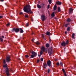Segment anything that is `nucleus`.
Masks as SVG:
<instances>
[{"instance_id": "f257e3e1", "label": "nucleus", "mask_w": 76, "mask_h": 76, "mask_svg": "<svg viewBox=\"0 0 76 76\" xmlns=\"http://www.w3.org/2000/svg\"><path fill=\"white\" fill-rule=\"evenodd\" d=\"M24 11L26 13H29L30 12V13H32V12L31 9V6L29 5H27L24 7L23 9Z\"/></svg>"}, {"instance_id": "f03ea898", "label": "nucleus", "mask_w": 76, "mask_h": 76, "mask_svg": "<svg viewBox=\"0 0 76 76\" xmlns=\"http://www.w3.org/2000/svg\"><path fill=\"white\" fill-rule=\"evenodd\" d=\"M48 53L49 55H51L53 54V48L52 47L49 48L48 51Z\"/></svg>"}, {"instance_id": "7ed1b4c3", "label": "nucleus", "mask_w": 76, "mask_h": 76, "mask_svg": "<svg viewBox=\"0 0 76 76\" xmlns=\"http://www.w3.org/2000/svg\"><path fill=\"white\" fill-rule=\"evenodd\" d=\"M32 55L31 56V58H34V57H35L37 56V53L35 52L34 51L31 52Z\"/></svg>"}, {"instance_id": "20e7f679", "label": "nucleus", "mask_w": 76, "mask_h": 76, "mask_svg": "<svg viewBox=\"0 0 76 76\" xmlns=\"http://www.w3.org/2000/svg\"><path fill=\"white\" fill-rule=\"evenodd\" d=\"M5 73H6V75L7 76H9V72L10 70L8 68H7L5 69Z\"/></svg>"}, {"instance_id": "39448f33", "label": "nucleus", "mask_w": 76, "mask_h": 76, "mask_svg": "<svg viewBox=\"0 0 76 76\" xmlns=\"http://www.w3.org/2000/svg\"><path fill=\"white\" fill-rule=\"evenodd\" d=\"M14 31H15V32H19V28H14L12 29V31L13 32H14Z\"/></svg>"}, {"instance_id": "423d86ee", "label": "nucleus", "mask_w": 76, "mask_h": 76, "mask_svg": "<svg viewBox=\"0 0 76 76\" xmlns=\"http://www.w3.org/2000/svg\"><path fill=\"white\" fill-rule=\"evenodd\" d=\"M6 61L9 63L10 61V57H7L6 58Z\"/></svg>"}, {"instance_id": "0eeeda50", "label": "nucleus", "mask_w": 76, "mask_h": 76, "mask_svg": "<svg viewBox=\"0 0 76 76\" xmlns=\"http://www.w3.org/2000/svg\"><path fill=\"white\" fill-rule=\"evenodd\" d=\"M51 61H50V60H49L47 61V65H48L49 67L51 66Z\"/></svg>"}, {"instance_id": "6e6552de", "label": "nucleus", "mask_w": 76, "mask_h": 76, "mask_svg": "<svg viewBox=\"0 0 76 76\" xmlns=\"http://www.w3.org/2000/svg\"><path fill=\"white\" fill-rule=\"evenodd\" d=\"M45 16L44 15H42L41 16V19L42 20V21H43L44 20H45Z\"/></svg>"}, {"instance_id": "1a4fd4ad", "label": "nucleus", "mask_w": 76, "mask_h": 76, "mask_svg": "<svg viewBox=\"0 0 76 76\" xmlns=\"http://www.w3.org/2000/svg\"><path fill=\"white\" fill-rule=\"evenodd\" d=\"M48 65L47 64V63H45L43 64V67L44 68V69H46L47 68V66Z\"/></svg>"}, {"instance_id": "9d476101", "label": "nucleus", "mask_w": 76, "mask_h": 76, "mask_svg": "<svg viewBox=\"0 0 76 76\" xmlns=\"http://www.w3.org/2000/svg\"><path fill=\"white\" fill-rule=\"evenodd\" d=\"M61 45L62 46H66V42L64 41L62 42L61 44Z\"/></svg>"}, {"instance_id": "9b49d317", "label": "nucleus", "mask_w": 76, "mask_h": 76, "mask_svg": "<svg viewBox=\"0 0 76 76\" xmlns=\"http://www.w3.org/2000/svg\"><path fill=\"white\" fill-rule=\"evenodd\" d=\"M73 9L72 8H70L69 10V13L70 14V13H72V12H73Z\"/></svg>"}, {"instance_id": "f8f14e48", "label": "nucleus", "mask_w": 76, "mask_h": 76, "mask_svg": "<svg viewBox=\"0 0 76 76\" xmlns=\"http://www.w3.org/2000/svg\"><path fill=\"white\" fill-rule=\"evenodd\" d=\"M45 47L44 46H42L41 48V51H43V52H44V51H45Z\"/></svg>"}, {"instance_id": "ddd939ff", "label": "nucleus", "mask_w": 76, "mask_h": 76, "mask_svg": "<svg viewBox=\"0 0 76 76\" xmlns=\"http://www.w3.org/2000/svg\"><path fill=\"white\" fill-rule=\"evenodd\" d=\"M56 4L57 5H61V2L58 1L56 2Z\"/></svg>"}, {"instance_id": "4468645a", "label": "nucleus", "mask_w": 76, "mask_h": 76, "mask_svg": "<svg viewBox=\"0 0 76 76\" xmlns=\"http://www.w3.org/2000/svg\"><path fill=\"white\" fill-rule=\"evenodd\" d=\"M75 34L74 33H73L72 34V39H75Z\"/></svg>"}, {"instance_id": "2eb2a0df", "label": "nucleus", "mask_w": 76, "mask_h": 76, "mask_svg": "<svg viewBox=\"0 0 76 76\" xmlns=\"http://www.w3.org/2000/svg\"><path fill=\"white\" fill-rule=\"evenodd\" d=\"M3 67L5 69H6V68H8V67H7V64H4L3 66Z\"/></svg>"}, {"instance_id": "dca6fc26", "label": "nucleus", "mask_w": 76, "mask_h": 76, "mask_svg": "<svg viewBox=\"0 0 76 76\" xmlns=\"http://www.w3.org/2000/svg\"><path fill=\"white\" fill-rule=\"evenodd\" d=\"M57 10V5H55L53 7V10Z\"/></svg>"}, {"instance_id": "f3484780", "label": "nucleus", "mask_w": 76, "mask_h": 76, "mask_svg": "<svg viewBox=\"0 0 76 76\" xmlns=\"http://www.w3.org/2000/svg\"><path fill=\"white\" fill-rule=\"evenodd\" d=\"M46 34L48 36H50V32L47 31Z\"/></svg>"}, {"instance_id": "a211bd4d", "label": "nucleus", "mask_w": 76, "mask_h": 76, "mask_svg": "<svg viewBox=\"0 0 76 76\" xmlns=\"http://www.w3.org/2000/svg\"><path fill=\"white\" fill-rule=\"evenodd\" d=\"M70 25V23H66V24H65L64 25V26L65 27H67L68 25Z\"/></svg>"}, {"instance_id": "6ab92c4d", "label": "nucleus", "mask_w": 76, "mask_h": 76, "mask_svg": "<svg viewBox=\"0 0 76 76\" xmlns=\"http://www.w3.org/2000/svg\"><path fill=\"white\" fill-rule=\"evenodd\" d=\"M58 12H61V9H60V7H58Z\"/></svg>"}, {"instance_id": "aec40b11", "label": "nucleus", "mask_w": 76, "mask_h": 76, "mask_svg": "<svg viewBox=\"0 0 76 76\" xmlns=\"http://www.w3.org/2000/svg\"><path fill=\"white\" fill-rule=\"evenodd\" d=\"M37 7L38 8H39V9H41V5L38 4L37 5Z\"/></svg>"}, {"instance_id": "412c9836", "label": "nucleus", "mask_w": 76, "mask_h": 76, "mask_svg": "<svg viewBox=\"0 0 76 76\" xmlns=\"http://www.w3.org/2000/svg\"><path fill=\"white\" fill-rule=\"evenodd\" d=\"M46 47L47 48H48L50 47V45H49V44L48 43H47L46 45Z\"/></svg>"}, {"instance_id": "4be33fe9", "label": "nucleus", "mask_w": 76, "mask_h": 76, "mask_svg": "<svg viewBox=\"0 0 76 76\" xmlns=\"http://www.w3.org/2000/svg\"><path fill=\"white\" fill-rule=\"evenodd\" d=\"M20 33H23V30L22 29V28H20Z\"/></svg>"}, {"instance_id": "5701e85b", "label": "nucleus", "mask_w": 76, "mask_h": 76, "mask_svg": "<svg viewBox=\"0 0 76 76\" xmlns=\"http://www.w3.org/2000/svg\"><path fill=\"white\" fill-rule=\"evenodd\" d=\"M66 21L67 22H70L71 21V20H70V19L68 18L67 20Z\"/></svg>"}, {"instance_id": "b1692460", "label": "nucleus", "mask_w": 76, "mask_h": 76, "mask_svg": "<svg viewBox=\"0 0 76 76\" xmlns=\"http://www.w3.org/2000/svg\"><path fill=\"white\" fill-rule=\"evenodd\" d=\"M51 16L52 17H54L55 15H54V12H53L52 13Z\"/></svg>"}, {"instance_id": "393cba45", "label": "nucleus", "mask_w": 76, "mask_h": 76, "mask_svg": "<svg viewBox=\"0 0 76 76\" xmlns=\"http://www.w3.org/2000/svg\"><path fill=\"white\" fill-rule=\"evenodd\" d=\"M0 40L1 42H3V39L1 37H0Z\"/></svg>"}, {"instance_id": "a878e982", "label": "nucleus", "mask_w": 76, "mask_h": 76, "mask_svg": "<svg viewBox=\"0 0 76 76\" xmlns=\"http://www.w3.org/2000/svg\"><path fill=\"white\" fill-rule=\"evenodd\" d=\"M36 44L37 45H39V42H38V41H37L36 42Z\"/></svg>"}, {"instance_id": "bb28decb", "label": "nucleus", "mask_w": 76, "mask_h": 76, "mask_svg": "<svg viewBox=\"0 0 76 76\" xmlns=\"http://www.w3.org/2000/svg\"><path fill=\"white\" fill-rule=\"evenodd\" d=\"M67 31H70V27H68L67 28Z\"/></svg>"}, {"instance_id": "cd10ccee", "label": "nucleus", "mask_w": 76, "mask_h": 76, "mask_svg": "<svg viewBox=\"0 0 76 76\" xmlns=\"http://www.w3.org/2000/svg\"><path fill=\"white\" fill-rule=\"evenodd\" d=\"M51 0H48V2L49 4H51L52 2H51Z\"/></svg>"}, {"instance_id": "c85d7f7f", "label": "nucleus", "mask_w": 76, "mask_h": 76, "mask_svg": "<svg viewBox=\"0 0 76 76\" xmlns=\"http://www.w3.org/2000/svg\"><path fill=\"white\" fill-rule=\"evenodd\" d=\"M43 51H42V50H41L40 53V55H42V53H43Z\"/></svg>"}, {"instance_id": "c756f323", "label": "nucleus", "mask_w": 76, "mask_h": 76, "mask_svg": "<svg viewBox=\"0 0 76 76\" xmlns=\"http://www.w3.org/2000/svg\"><path fill=\"white\" fill-rule=\"evenodd\" d=\"M3 63L4 64H6V60L5 59H4L3 60Z\"/></svg>"}, {"instance_id": "7c9ffc66", "label": "nucleus", "mask_w": 76, "mask_h": 76, "mask_svg": "<svg viewBox=\"0 0 76 76\" xmlns=\"http://www.w3.org/2000/svg\"><path fill=\"white\" fill-rule=\"evenodd\" d=\"M50 72V69H48V73H49Z\"/></svg>"}, {"instance_id": "2f4dec72", "label": "nucleus", "mask_w": 76, "mask_h": 76, "mask_svg": "<svg viewBox=\"0 0 76 76\" xmlns=\"http://www.w3.org/2000/svg\"><path fill=\"white\" fill-rule=\"evenodd\" d=\"M25 57H26V58H28L29 57V56H28V55H26L25 56Z\"/></svg>"}, {"instance_id": "473e14b6", "label": "nucleus", "mask_w": 76, "mask_h": 76, "mask_svg": "<svg viewBox=\"0 0 76 76\" xmlns=\"http://www.w3.org/2000/svg\"><path fill=\"white\" fill-rule=\"evenodd\" d=\"M62 71L63 72V73H66V72H65V71L64 70V69H62Z\"/></svg>"}, {"instance_id": "72a5a7b5", "label": "nucleus", "mask_w": 76, "mask_h": 76, "mask_svg": "<svg viewBox=\"0 0 76 76\" xmlns=\"http://www.w3.org/2000/svg\"><path fill=\"white\" fill-rule=\"evenodd\" d=\"M9 25H10V23H8L6 25L7 26H9Z\"/></svg>"}, {"instance_id": "f704fd0d", "label": "nucleus", "mask_w": 76, "mask_h": 76, "mask_svg": "<svg viewBox=\"0 0 76 76\" xmlns=\"http://www.w3.org/2000/svg\"><path fill=\"white\" fill-rule=\"evenodd\" d=\"M69 44V41H68V40H67L66 41V44Z\"/></svg>"}, {"instance_id": "c9c22d12", "label": "nucleus", "mask_w": 76, "mask_h": 76, "mask_svg": "<svg viewBox=\"0 0 76 76\" xmlns=\"http://www.w3.org/2000/svg\"><path fill=\"white\" fill-rule=\"evenodd\" d=\"M26 26H29V24L28 23H27L26 25Z\"/></svg>"}, {"instance_id": "e433bc0d", "label": "nucleus", "mask_w": 76, "mask_h": 76, "mask_svg": "<svg viewBox=\"0 0 76 76\" xmlns=\"http://www.w3.org/2000/svg\"><path fill=\"white\" fill-rule=\"evenodd\" d=\"M60 65H61V66H63V63H62V62H61L60 63Z\"/></svg>"}, {"instance_id": "4c0bfd02", "label": "nucleus", "mask_w": 76, "mask_h": 76, "mask_svg": "<svg viewBox=\"0 0 76 76\" xmlns=\"http://www.w3.org/2000/svg\"><path fill=\"white\" fill-rule=\"evenodd\" d=\"M50 5H48V9H50Z\"/></svg>"}, {"instance_id": "58836bf2", "label": "nucleus", "mask_w": 76, "mask_h": 76, "mask_svg": "<svg viewBox=\"0 0 76 76\" xmlns=\"http://www.w3.org/2000/svg\"><path fill=\"white\" fill-rule=\"evenodd\" d=\"M34 39H32L31 41H32V42H34Z\"/></svg>"}, {"instance_id": "ea45409f", "label": "nucleus", "mask_w": 76, "mask_h": 76, "mask_svg": "<svg viewBox=\"0 0 76 76\" xmlns=\"http://www.w3.org/2000/svg\"><path fill=\"white\" fill-rule=\"evenodd\" d=\"M57 66H59V64L58 63H57L56 64Z\"/></svg>"}, {"instance_id": "a19ab883", "label": "nucleus", "mask_w": 76, "mask_h": 76, "mask_svg": "<svg viewBox=\"0 0 76 76\" xmlns=\"http://www.w3.org/2000/svg\"><path fill=\"white\" fill-rule=\"evenodd\" d=\"M41 61H43V58H41Z\"/></svg>"}, {"instance_id": "79ce46f5", "label": "nucleus", "mask_w": 76, "mask_h": 76, "mask_svg": "<svg viewBox=\"0 0 76 76\" xmlns=\"http://www.w3.org/2000/svg\"><path fill=\"white\" fill-rule=\"evenodd\" d=\"M20 15H22V14H23V12H20Z\"/></svg>"}, {"instance_id": "37998d69", "label": "nucleus", "mask_w": 76, "mask_h": 76, "mask_svg": "<svg viewBox=\"0 0 76 76\" xmlns=\"http://www.w3.org/2000/svg\"><path fill=\"white\" fill-rule=\"evenodd\" d=\"M28 15H26L25 16V17H26V18H28Z\"/></svg>"}, {"instance_id": "c03bdc74", "label": "nucleus", "mask_w": 76, "mask_h": 76, "mask_svg": "<svg viewBox=\"0 0 76 76\" xmlns=\"http://www.w3.org/2000/svg\"><path fill=\"white\" fill-rule=\"evenodd\" d=\"M44 34H42V37H43V38H44Z\"/></svg>"}, {"instance_id": "a18cd8bd", "label": "nucleus", "mask_w": 76, "mask_h": 76, "mask_svg": "<svg viewBox=\"0 0 76 76\" xmlns=\"http://www.w3.org/2000/svg\"><path fill=\"white\" fill-rule=\"evenodd\" d=\"M3 18V16H0V19H1V18Z\"/></svg>"}, {"instance_id": "49530a36", "label": "nucleus", "mask_w": 76, "mask_h": 76, "mask_svg": "<svg viewBox=\"0 0 76 76\" xmlns=\"http://www.w3.org/2000/svg\"><path fill=\"white\" fill-rule=\"evenodd\" d=\"M39 62V60H37V63H38Z\"/></svg>"}, {"instance_id": "de8ad7c7", "label": "nucleus", "mask_w": 76, "mask_h": 76, "mask_svg": "<svg viewBox=\"0 0 76 76\" xmlns=\"http://www.w3.org/2000/svg\"><path fill=\"white\" fill-rule=\"evenodd\" d=\"M1 37H2V38H4V36H2Z\"/></svg>"}, {"instance_id": "09e8293b", "label": "nucleus", "mask_w": 76, "mask_h": 76, "mask_svg": "<svg viewBox=\"0 0 76 76\" xmlns=\"http://www.w3.org/2000/svg\"><path fill=\"white\" fill-rule=\"evenodd\" d=\"M10 70L11 72H12V69H10Z\"/></svg>"}, {"instance_id": "8fccbe9b", "label": "nucleus", "mask_w": 76, "mask_h": 76, "mask_svg": "<svg viewBox=\"0 0 76 76\" xmlns=\"http://www.w3.org/2000/svg\"><path fill=\"white\" fill-rule=\"evenodd\" d=\"M65 33L66 34H67V31H65Z\"/></svg>"}, {"instance_id": "3c124183", "label": "nucleus", "mask_w": 76, "mask_h": 76, "mask_svg": "<svg viewBox=\"0 0 76 76\" xmlns=\"http://www.w3.org/2000/svg\"><path fill=\"white\" fill-rule=\"evenodd\" d=\"M1 1H4V0H1Z\"/></svg>"}, {"instance_id": "603ef678", "label": "nucleus", "mask_w": 76, "mask_h": 76, "mask_svg": "<svg viewBox=\"0 0 76 76\" xmlns=\"http://www.w3.org/2000/svg\"><path fill=\"white\" fill-rule=\"evenodd\" d=\"M64 75L66 76V73H65Z\"/></svg>"}, {"instance_id": "864d4df0", "label": "nucleus", "mask_w": 76, "mask_h": 76, "mask_svg": "<svg viewBox=\"0 0 76 76\" xmlns=\"http://www.w3.org/2000/svg\"><path fill=\"white\" fill-rule=\"evenodd\" d=\"M31 20H32V21H33V19H31Z\"/></svg>"}, {"instance_id": "5fc2aeb1", "label": "nucleus", "mask_w": 76, "mask_h": 76, "mask_svg": "<svg viewBox=\"0 0 76 76\" xmlns=\"http://www.w3.org/2000/svg\"><path fill=\"white\" fill-rule=\"evenodd\" d=\"M64 51H65V50H64Z\"/></svg>"}, {"instance_id": "6e6d98bb", "label": "nucleus", "mask_w": 76, "mask_h": 76, "mask_svg": "<svg viewBox=\"0 0 76 76\" xmlns=\"http://www.w3.org/2000/svg\"><path fill=\"white\" fill-rule=\"evenodd\" d=\"M19 60H20V59H19Z\"/></svg>"}]
</instances>
